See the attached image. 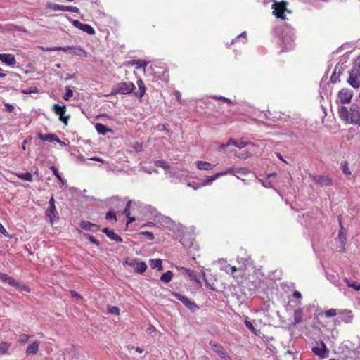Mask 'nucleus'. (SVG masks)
<instances>
[{
	"label": "nucleus",
	"instance_id": "nucleus-1",
	"mask_svg": "<svg viewBox=\"0 0 360 360\" xmlns=\"http://www.w3.org/2000/svg\"><path fill=\"white\" fill-rule=\"evenodd\" d=\"M135 89L134 84L131 82H122L114 86L111 94H128L133 92Z\"/></svg>",
	"mask_w": 360,
	"mask_h": 360
},
{
	"label": "nucleus",
	"instance_id": "nucleus-2",
	"mask_svg": "<svg viewBox=\"0 0 360 360\" xmlns=\"http://www.w3.org/2000/svg\"><path fill=\"white\" fill-rule=\"evenodd\" d=\"M49 202V206L45 211V216L49 219V221L53 224L59 218L58 213L55 205V200L53 196L51 197Z\"/></svg>",
	"mask_w": 360,
	"mask_h": 360
},
{
	"label": "nucleus",
	"instance_id": "nucleus-3",
	"mask_svg": "<svg viewBox=\"0 0 360 360\" xmlns=\"http://www.w3.org/2000/svg\"><path fill=\"white\" fill-rule=\"evenodd\" d=\"M52 110L55 114L58 115L59 120L62 122L65 125H68L70 119L69 115H65L66 106L65 105H60L58 104H54L52 107Z\"/></svg>",
	"mask_w": 360,
	"mask_h": 360
},
{
	"label": "nucleus",
	"instance_id": "nucleus-4",
	"mask_svg": "<svg viewBox=\"0 0 360 360\" xmlns=\"http://www.w3.org/2000/svg\"><path fill=\"white\" fill-rule=\"evenodd\" d=\"M287 3L285 1L274 2L272 4L273 14L277 18L281 19H285L286 16L285 11H286Z\"/></svg>",
	"mask_w": 360,
	"mask_h": 360
},
{
	"label": "nucleus",
	"instance_id": "nucleus-5",
	"mask_svg": "<svg viewBox=\"0 0 360 360\" xmlns=\"http://www.w3.org/2000/svg\"><path fill=\"white\" fill-rule=\"evenodd\" d=\"M309 178L320 186L333 185V180L328 176L309 174Z\"/></svg>",
	"mask_w": 360,
	"mask_h": 360
},
{
	"label": "nucleus",
	"instance_id": "nucleus-6",
	"mask_svg": "<svg viewBox=\"0 0 360 360\" xmlns=\"http://www.w3.org/2000/svg\"><path fill=\"white\" fill-rule=\"evenodd\" d=\"M173 295L179 301H181L185 305V307H186L191 311H195L199 309V307L197 305L195 302L191 300L185 295H183L178 292H174Z\"/></svg>",
	"mask_w": 360,
	"mask_h": 360
},
{
	"label": "nucleus",
	"instance_id": "nucleus-7",
	"mask_svg": "<svg viewBox=\"0 0 360 360\" xmlns=\"http://www.w3.org/2000/svg\"><path fill=\"white\" fill-rule=\"evenodd\" d=\"M311 350L320 359H326L328 356L329 351L323 341L316 343V346L312 347Z\"/></svg>",
	"mask_w": 360,
	"mask_h": 360
},
{
	"label": "nucleus",
	"instance_id": "nucleus-8",
	"mask_svg": "<svg viewBox=\"0 0 360 360\" xmlns=\"http://www.w3.org/2000/svg\"><path fill=\"white\" fill-rule=\"evenodd\" d=\"M47 8L53 10V11H70L72 13H77L79 11V8L76 6H64L60 4H57L54 3H49L47 4Z\"/></svg>",
	"mask_w": 360,
	"mask_h": 360
},
{
	"label": "nucleus",
	"instance_id": "nucleus-9",
	"mask_svg": "<svg viewBox=\"0 0 360 360\" xmlns=\"http://www.w3.org/2000/svg\"><path fill=\"white\" fill-rule=\"evenodd\" d=\"M349 122L355 124L360 122V108L356 104H352L350 106Z\"/></svg>",
	"mask_w": 360,
	"mask_h": 360
},
{
	"label": "nucleus",
	"instance_id": "nucleus-10",
	"mask_svg": "<svg viewBox=\"0 0 360 360\" xmlns=\"http://www.w3.org/2000/svg\"><path fill=\"white\" fill-rule=\"evenodd\" d=\"M348 83L354 88L360 86V73L357 70H352L349 72Z\"/></svg>",
	"mask_w": 360,
	"mask_h": 360
},
{
	"label": "nucleus",
	"instance_id": "nucleus-11",
	"mask_svg": "<svg viewBox=\"0 0 360 360\" xmlns=\"http://www.w3.org/2000/svg\"><path fill=\"white\" fill-rule=\"evenodd\" d=\"M72 24L75 27L82 30L83 32L89 34L93 35L95 34L94 29L89 24L83 23L77 20H75Z\"/></svg>",
	"mask_w": 360,
	"mask_h": 360
},
{
	"label": "nucleus",
	"instance_id": "nucleus-12",
	"mask_svg": "<svg viewBox=\"0 0 360 360\" xmlns=\"http://www.w3.org/2000/svg\"><path fill=\"white\" fill-rule=\"evenodd\" d=\"M210 345L212 349L222 359L228 357L227 352L224 348L218 342L211 340Z\"/></svg>",
	"mask_w": 360,
	"mask_h": 360
},
{
	"label": "nucleus",
	"instance_id": "nucleus-13",
	"mask_svg": "<svg viewBox=\"0 0 360 360\" xmlns=\"http://www.w3.org/2000/svg\"><path fill=\"white\" fill-rule=\"evenodd\" d=\"M340 229L339 231L338 239V242L340 243V251L342 252H344L345 250L346 242H347L346 231H345L344 227L342 226L341 221H340Z\"/></svg>",
	"mask_w": 360,
	"mask_h": 360
},
{
	"label": "nucleus",
	"instance_id": "nucleus-14",
	"mask_svg": "<svg viewBox=\"0 0 360 360\" xmlns=\"http://www.w3.org/2000/svg\"><path fill=\"white\" fill-rule=\"evenodd\" d=\"M338 99L341 103H349L351 101L352 94L347 89H342L338 93Z\"/></svg>",
	"mask_w": 360,
	"mask_h": 360
},
{
	"label": "nucleus",
	"instance_id": "nucleus-15",
	"mask_svg": "<svg viewBox=\"0 0 360 360\" xmlns=\"http://www.w3.org/2000/svg\"><path fill=\"white\" fill-rule=\"evenodd\" d=\"M0 60L10 66L16 64V60L14 55L11 53H0Z\"/></svg>",
	"mask_w": 360,
	"mask_h": 360
},
{
	"label": "nucleus",
	"instance_id": "nucleus-16",
	"mask_svg": "<svg viewBox=\"0 0 360 360\" xmlns=\"http://www.w3.org/2000/svg\"><path fill=\"white\" fill-rule=\"evenodd\" d=\"M39 139H40L42 141H48V142H53V141H57L58 143L62 144L63 143L59 138L54 134H38Z\"/></svg>",
	"mask_w": 360,
	"mask_h": 360
},
{
	"label": "nucleus",
	"instance_id": "nucleus-17",
	"mask_svg": "<svg viewBox=\"0 0 360 360\" xmlns=\"http://www.w3.org/2000/svg\"><path fill=\"white\" fill-rule=\"evenodd\" d=\"M226 272L231 274L235 278H242L245 274L244 269H237L236 266H231L229 270H226Z\"/></svg>",
	"mask_w": 360,
	"mask_h": 360
},
{
	"label": "nucleus",
	"instance_id": "nucleus-18",
	"mask_svg": "<svg viewBox=\"0 0 360 360\" xmlns=\"http://www.w3.org/2000/svg\"><path fill=\"white\" fill-rule=\"evenodd\" d=\"M102 231L105 233L111 240L119 243L122 242V238L119 235L115 233L113 230L108 228H103Z\"/></svg>",
	"mask_w": 360,
	"mask_h": 360
},
{
	"label": "nucleus",
	"instance_id": "nucleus-19",
	"mask_svg": "<svg viewBox=\"0 0 360 360\" xmlns=\"http://www.w3.org/2000/svg\"><path fill=\"white\" fill-rule=\"evenodd\" d=\"M82 229L93 232H96L99 230V226L95 224L91 223L88 221H82L80 224Z\"/></svg>",
	"mask_w": 360,
	"mask_h": 360
},
{
	"label": "nucleus",
	"instance_id": "nucleus-20",
	"mask_svg": "<svg viewBox=\"0 0 360 360\" xmlns=\"http://www.w3.org/2000/svg\"><path fill=\"white\" fill-rule=\"evenodd\" d=\"M304 312L302 309H297L293 312V321L292 324L296 326L300 323L303 320Z\"/></svg>",
	"mask_w": 360,
	"mask_h": 360
},
{
	"label": "nucleus",
	"instance_id": "nucleus-21",
	"mask_svg": "<svg viewBox=\"0 0 360 360\" xmlns=\"http://www.w3.org/2000/svg\"><path fill=\"white\" fill-rule=\"evenodd\" d=\"M0 280L3 282L8 283L11 286L14 287V285H17V281L14 279L13 277L4 273L0 272Z\"/></svg>",
	"mask_w": 360,
	"mask_h": 360
},
{
	"label": "nucleus",
	"instance_id": "nucleus-22",
	"mask_svg": "<svg viewBox=\"0 0 360 360\" xmlns=\"http://www.w3.org/2000/svg\"><path fill=\"white\" fill-rule=\"evenodd\" d=\"M215 165L208 162L198 160L196 162V167L199 170H212Z\"/></svg>",
	"mask_w": 360,
	"mask_h": 360
},
{
	"label": "nucleus",
	"instance_id": "nucleus-23",
	"mask_svg": "<svg viewBox=\"0 0 360 360\" xmlns=\"http://www.w3.org/2000/svg\"><path fill=\"white\" fill-rule=\"evenodd\" d=\"M40 342L39 341H34L32 344L29 345L26 349L27 354H36L39 351Z\"/></svg>",
	"mask_w": 360,
	"mask_h": 360
},
{
	"label": "nucleus",
	"instance_id": "nucleus-24",
	"mask_svg": "<svg viewBox=\"0 0 360 360\" xmlns=\"http://www.w3.org/2000/svg\"><path fill=\"white\" fill-rule=\"evenodd\" d=\"M338 113H339V116L340 117L346 121V122H349V111L347 110V108L345 107V106H340L339 108H338Z\"/></svg>",
	"mask_w": 360,
	"mask_h": 360
},
{
	"label": "nucleus",
	"instance_id": "nucleus-25",
	"mask_svg": "<svg viewBox=\"0 0 360 360\" xmlns=\"http://www.w3.org/2000/svg\"><path fill=\"white\" fill-rule=\"evenodd\" d=\"M247 144H248L247 142H245L244 141H236L232 139H230L226 144L221 146V148H224L225 147L230 146V145L235 146L239 148H243L247 146Z\"/></svg>",
	"mask_w": 360,
	"mask_h": 360
},
{
	"label": "nucleus",
	"instance_id": "nucleus-26",
	"mask_svg": "<svg viewBox=\"0 0 360 360\" xmlns=\"http://www.w3.org/2000/svg\"><path fill=\"white\" fill-rule=\"evenodd\" d=\"M129 65H135L136 69L143 68L145 70L148 62L143 60H132L128 63Z\"/></svg>",
	"mask_w": 360,
	"mask_h": 360
},
{
	"label": "nucleus",
	"instance_id": "nucleus-27",
	"mask_svg": "<svg viewBox=\"0 0 360 360\" xmlns=\"http://www.w3.org/2000/svg\"><path fill=\"white\" fill-rule=\"evenodd\" d=\"M96 130L100 134L105 135L108 131H112V129L108 128L102 123H96L95 125Z\"/></svg>",
	"mask_w": 360,
	"mask_h": 360
},
{
	"label": "nucleus",
	"instance_id": "nucleus-28",
	"mask_svg": "<svg viewBox=\"0 0 360 360\" xmlns=\"http://www.w3.org/2000/svg\"><path fill=\"white\" fill-rule=\"evenodd\" d=\"M131 204V200L128 201L126 205L125 209L124 210V213L125 214V215L127 216V217L128 219L127 224L131 223L136 220L135 217L131 216V213L129 211Z\"/></svg>",
	"mask_w": 360,
	"mask_h": 360
},
{
	"label": "nucleus",
	"instance_id": "nucleus-29",
	"mask_svg": "<svg viewBox=\"0 0 360 360\" xmlns=\"http://www.w3.org/2000/svg\"><path fill=\"white\" fill-rule=\"evenodd\" d=\"M146 269H147V265H146V262H139V261H138V262H136V266L134 268V271L136 273L142 274L143 273H144L146 271Z\"/></svg>",
	"mask_w": 360,
	"mask_h": 360
},
{
	"label": "nucleus",
	"instance_id": "nucleus-30",
	"mask_svg": "<svg viewBox=\"0 0 360 360\" xmlns=\"http://www.w3.org/2000/svg\"><path fill=\"white\" fill-rule=\"evenodd\" d=\"M236 176L238 179H241V176H245L250 174V171L246 167L236 168Z\"/></svg>",
	"mask_w": 360,
	"mask_h": 360
},
{
	"label": "nucleus",
	"instance_id": "nucleus-31",
	"mask_svg": "<svg viewBox=\"0 0 360 360\" xmlns=\"http://www.w3.org/2000/svg\"><path fill=\"white\" fill-rule=\"evenodd\" d=\"M72 53L74 55L82 57V58H86L87 57V52L84 51L81 47L77 46H73V51Z\"/></svg>",
	"mask_w": 360,
	"mask_h": 360
},
{
	"label": "nucleus",
	"instance_id": "nucleus-32",
	"mask_svg": "<svg viewBox=\"0 0 360 360\" xmlns=\"http://www.w3.org/2000/svg\"><path fill=\"white\" fill-rule=\"evenodd\" d=\"M15 174L20 179L30 181V182L33 181L32 175L30 172L15 173Z\"/></svg>",
	"mask_w": 360,
	"mask_h": 360
},
{
	"label": "nucleus",
	"instance_id": "nucleus-33",
	"mask_svg": "<svg viewBox=\"0 0 360 360\" xmlns=\"http://www.w3.org/2000/svg\"><path fill=\"white\" fill-rule=\"evenodd\" d=\"M344 282H345L348 287L352 288L355 290H360V283L357 281H350L347 278H344Z\"/></svg>",
	"mask_w": 360,
	"mask_h": 360
},
{
	"label": "nucleus",
	"instance_id": "nucleus-34",
	"mask_svg": "<svg viewBox=\"0 0 360 360\" xmlns=\"http://www.w3.org/2000/svg\"><path fill=\"white\" fill-rule=\"evenodd\" d=\"M172 276H173L172 272L171 271H167V272L164 273L161 276L160 280L162 282L169 283L172 280Z\"/></svg>",
	"mask_w": 360,
	"mask_h": 360
},
{
	"label": "nucleus",
	"instance_id": "nucleus-35",
	"mask_svg": "<svg viewBox=\"0 0 360 360\" xmlns=\"http://www.w3.org/2000/svg\"><path fill=\"white\" fill-rule=\"evenodd\" d=\"M150 264L153 269L158 268L160 270L162 269V262L160 259H151Z\"/></svg>",
	"mask_w": 360,
	"mask_h": 360
},
{
	"label": "nucleus",
	"instance_id": "nucleus-36",
	"mask_svg": "<svg viewBox=\"0 0 360 360\" xmlns=\"http://www.w3.org/2000/svg\"><path fill=\"white\" fill-rule=\"evenodd\" d=\"M219 177V175L218 174V173H216L212 176H207V179L204 180L202 185V186L210 185L213 181L216 180Z\"/></svg>",
	"mask_w": 360,
	"mask_h": 360
},
{
	"label": "nucleus",
	"instance_id": "nucleus-37",
	"mask_svg": "<svg viewBox=\"0 0 360 360\" xmlns=\"http://www.w3.org/2000/svg\"><path fill=\"white\" fill-rule=\"evenodd\" d=\"M155 166H157L158 167H162V168H163L165 170L169 169V165L168 164L167 162H166L164 160H156L155 162Z\"/></svg>",
	"mask_w": 360,
	"mask_h": 360
},
{
	"label": "nucleus",
	"instance_id": "nucleus-38",
	"mask_svg": "<svg viewBox=\"0 0 360 360\" xmlns=\"http://www.w3.org/2000/svg\"><path fill=\"white\" fill-rule=\"evenodd\" d=\"M181 269L185 274H186L191 280L192 279H195V276L197 275V274L194 271H193V270H191V269H190L188 268H186V267H181Z\"/></svg>",
	"mask_w": 360,
	"mask_h": 360
},
{
	"label": "nucleus",
	"instance_id": "nucleus-39",
	"mask_svg": "<svg viewBox=\"0 0 360 360\" xmlns=\"http://www.w3.org/2000/svg\"><path fill=\"white\" fill-rule=\"evenodd\" d=\"M236 168L229 167L224 172H218V174L219 175V177L222 176L228 175V174H232V175L236 176Z\"/></svg>",
	"mask_w": 360,
	"mask_h": 360
},
{
	"label": "nucleus",
	"instance_id": "nucleus-40",
	"mask_svg": "<svg viewBox=\"0 0 360 360\" xmlns=\"http://www.w3.org/2000/svg\"><path fill=\"white\" fill-rule=\"evenodd\" d=\"M32 335L21 334L18 340V342L22 345H25L27 342H28L30 338H32Z\"/></svg>",
	"mask_w": 360,
	"mask_h": 360
},
{
	"label": "nucleus",
	"instance_id": "nucleus-41",
	"mask_svg": "<svg viewBox=\"0 0 360 360\" xmlns=\"http://www.w3.org/2000/svg\"><path fill=\"white\" fill-rule=\"evenodd\" d=\"M146 91V87L145 85L139 87V91L135 92L134 95L138 97L139 99H141L143 95L145 94Z\"/></svg>",
	"mask_w": 360,
	"mask_h": 360
},
{
	"label": "nucleus",
	"instance_id": "nucleus-42",
	"mask_svg": "<svg viewBox=\"0 0 360 360\" xmlns=\"http://www.w3.org/2000/svg\"><path fill=\"white\" fill-rule=\"evenodd\" d=\"M17 285H14V288H15L16 289L20 290V291H25V292H30V289L29 287H27V285H21L19 282L17 281Z\"/></svg>",
	"mask_w": 360,
	"mask_h": 360
},
{
	"label": "nucleus",
	"instance_id": "nucleus-43",
	"mask_svg": "<svg viewBox=\"0 0 360 360\" xmlns=\"http://www.w3.org/2000/svg\"><path fill=\"white\" fill-rule=\"evenodd\" d=\"M7 27H8V30H18V31H21V32H27L26 29L21 27H18L14 24L8 25Z\"/></svg>",
	"mask_w": 360,
	"mask_h": 360
},
{
	"label": "nucleus",
	"instance_id": "nucleus-44",
	"mask_svg": "<svg viewBox=\"0 0 360 360\" xmlns=\"http://www.w3.org/2000/svg\"><path fill=\"white\" fill-rule=\"evenodd\" d=\"M73 96V91L69 87H66V92L63 96V99L65 101H68L71 97Z\"/></svg>",
	"mask_w": 360,
	"mask_h": 360
},
{
	"label": "nucleus",
	"instance_id": "nucleus-45",
	"mask_svg": "<svg viewBox=\"0 0 360 360\" xmlns=\"http://www.w3.org/2000/svg\"><path fill=\"white\" fill-rule=\"evenodd\" d=\"M51 170L53 172V174L56 176V178L62 183H63V179L62 178V176H60L58 169L54 167V166H52L51 167Z\"/></svg>",
	"mask_w": 360,
	"mask_h": 360
},
{
	"label": "nucleus",
	"instance_id": "nucleus-46",
	"mask_svg": "<svg viewBox=\"0 0 360 360\" xmlns=\"http://www.w3.org/2000/svg\"><path fill=\"white\" fill-rule=\"evenodd\" d=\"M245 325L246 326V327L250 330L252 333H254L255 335H257V330L255 328V327L253 326L252 323H251V321H248V319H245Z\"/></svg>",
	"mask_w": 360,
	"mask_h": 360
},
{
	"label": "nucleus",
	"instance_id": "nucleus-47",
	"mask_svg": "<svg viewBox=\"0 0 360 360\" xmlns=\"http://www.w3.org/2000/svg\"><path fill=\"white\" fill-rule=\"evenodd\" d=\"M326 317H333L337 315V310L335 309H330L324 312Z\"/></svg>",
	"mask_w": 360,
	"mask_h": 360
},
{
	"label": "nucleus",
	"instance_id": "nucleus-48",
	"mask_svg": "<svg viewBox=\"0 0 360 360\" xmlns=\"http://www.w3.org/2000/svg\"><path fill=\"white\" fill-rule=\"evenodd\" d=\"M38 91H39L38 89L36 86L30 87L26 89L22 90V93L25 94H30L32 93H37Z\"/></svg>",
	"mask_w": 360,
	"mask_h": 360
},
{
	"label": "nucleus",
	"instance_id": "nucleus-49",
	"mask_svg": "<svg viewBox=\"0 0 360 360\" xmlns=\"http://www.w3.org/2000/svg\"><path fill=\"white\" fill-rule=\"evenodd\" d=\"M86 238L93 244L96 245V246H99L100 245V243L99 241L95 238V237L92 235H86Z\"/></svg>",
	"mask_w": 360,
	"mask_h": 360
},
{
	"label": "nucleus",
	"instance_id": "nucleus-50",
	"mask_svg": "<svg viewBox=\"0 0 360 360\" xmlns=\"http://www.w3.org/2000/svg\"><path fill=\"white\" fill-rule=\"evenodd\" d=\"M105 218H106V219H113L115 221L117 220L116 214H115V212H114L112 211L108 212L106 214Z\"/></svg>",
	"mask_w": 360,
	"mask_h": 360
},
{
	"label": "nucleus",
	"instance_id": "nucleus-51",
	"mask_svg": "<svg viewBox=\"0 0 360 360\" xmlns=\"http://www.w3.org/2000/svg\"><path fill=\"white\" fill-rule=\"evenodd\" d=\"M0 233L4 235L6 237L12 238L13 236L10 235L4 228V226L0 223Z\"/></svg>",
	"mask_w": 360,
	"mask_h": 360
},
{
	"label": "nucleus",
	"instance_id": "nucleus-52",
	"mask_svg": "<svg viewBox=\"0 0 360 360\" xmlns=\"http://www.w3.org/2000/svg\"><path fill=\"white\" fill-rule=\"evenodd\" d=\"M201 274H202V275L203 280H204V281H205V283L206 287H207V288H209V289H210V290H214V287H213V286H212V285L209 283V281H207V278H206V277H205V272H204L203 271H201Z\"/></svg>",
	"mask_w": 360,
	"mask_h": 360
},
{
	"label": "nucleus",
	"instance_id": "nucleus-53",
	"mask_svg": "<svg viewBox=\"0 0 360 360\" xmlns=\"http://www.w3.org/2000/svg\"><path fill=\"white\" fill-rule=\"evenodd\" d=\"M9 346L6 342L0 343V353H5L8 349Z\"/></svg>",
	"mask_w": 360,
	"mask_h": 360
},
{
	"label": "nucleus",
	"instance_id": "nucleus-54",
	"mask_svg": "<svg viewBox=\"0 0 360 360\" xmlns=\"http://www.w3.org/2000/svg\"><path fill=\"white\" fill-rule=\"evenodd\" d=\"M139 234L144 235L149 240H153L155 238L153 233L150 231H141L139 233Z\"/></svg>",
	"mask_w": 360,
	"mask_h": 360
},
{
	"label": "nucleus",
	"instance_id": "nucleus-55",
	"mask_svg": "<svg viewBox=\"0 0 360 360\" xmlns=\"http://www.w3.org/2000/svg\"><path fill=\"white\" fill-rule=\"evenodd\" d=\"M195 283V287L196 288H202V283L200 281V276H198V274L195 276V279H193Z\"/></svg>",
	"mask_w": 360,
	"mask_h": 360
},
{
	"label": "nucleus",
	"instance_id": "nucleus-56",
	"mask_svg": "<svg viewBox=\"0 0 360 360\" xmlns=\"http://www.w3.org/2000/svg\"><path fill=\"white\" fill-rule=\"evenodd\" d=\"M57 49V51H63L64 52H69V51H73V46L71 47V46H66V47H61V46H58Z\"/></svg>",
	"mask_w": 360,
	"mask_h": 360
},
{
	"label": "nucleus",
	"instance_id": "nucleus-57",
	"mask_svg": "<svg viewBox=\"0 0 360 360\" xmlns=\"http://www.w3.org/2000/svg\"><path fill=\"white\" fill-rule=\"evenodd\" d=\"M342 171H343V173H344L345 174H346V175H349V174H351V172H350V170H349V167H348V166H347V162H345V164H344V165H343V169H342Z\"/></svg>",
	"mask_w": 360,
	"mask_h": 360
},
{
	"label": "nucleus",
	"instance_id": "nucleus-58",
	"mask_svg": "<svg viewBox=\"0 0 360 360\" xmlns=\"http://www.w3.org/2000/svg\"><path fill=\"white\" fill-rule=\"evenodd\" d=\"M214 98L217 99V100H221L224 102L227 103L229 104L232 103V101L229 98H225L223 96H219V97L215 96V97H214Z\"/></svg>",
	"mask_w": 360,
	"mask_h": 360
},
{
	"label": "nucleus",
	"instance_id": "nucleus-59",
	"mask_svg": "<svg viewBox=\"0 0 360 360\" xmlns=\"http://www.w3.org/2000/svg\"><path fill=\"white\" fill-rule=\"evenodd\" d=\"M109 312L110 314H120V309L118 307H112L110 309H109Z\"/></svg>",
	"mask_w": 360,
	"mask_h": 360
},
{
	"label": "nucleus",
	"instance_id": "nucleus-60",
	"mask_svg": "<svg viewBox=\"0 0 360 360\" xmlns=\"http://www.w3.org/2000/svg\"><path fill=\"white\" fill-rule=\"evenodd\" d=\"M353 319V316L351 314V311H349L347 313V316L345 319H343V321L345 323H349L352 321Z\"/></svg>",
	"mask_w": 360,
	"mask_h": 360
},
{
	"label": "nucleus",
	"instance_id": "nucleus-61",
	"mask_svg": "<svg viewBox=\"0 0 360 360\" xmlns=\"http://www.w3.org/2000/svg\"><path fill=\"white\" fill-rule=\"evenodd\" d=\"M246 36H247L246 32H244L241 33L234 40H232L231 44H233L237 39H239L240 38L245 39Z\"/></svg>",
	"mask_w": 360,
	"mask_h": 360
},
{
	"label": "nucleus",
	"instance_id": "nucleus-62",
	"mask_svg": "<svg viewBox=\"0 0 360 360\" xmlns=\"http://www.w3.org/2000/svg\"><path fill=\"white\" fill-rule=\"evenodd\" d=\"M70 293L73 297H75L77 299H82L81 295L75 290H70Z\"/></svg>",
	"mask_w": 360,
	"mask_h": 360
},
{
	"label": "nucleus",
	"instance_id": "nucleus-63",
	"mask_svg": "<svg viewBox=\"0 0 360 360\" xmlns=\"http://www.w3.org/2000/svg\"><path fill=\"white\" fill-rule=\"evenodd\" d=\"M174 94L176 96V98L177 101H179V103H181V96L180 92L178 91H174Z\"/></svg>",
	"mask_w": 360,
	"mask_h": 360
},
{
	"label": "nucleus",
	"instance_id": "nucleus-64",
	"mask_svg": "<svg viewBox=\"0 0 360 360\" xmlns=\"http://www.w3.org/2000/svg\"><path fill=\"white\" fill-rule=\"evenodd\" d=\"M293 297L295 298V299H301L302 298V295L301 293L297 291V290H295L294 292H293Z\"/></svg>",
	"mask_w": 360,
	"mask_h": 360
}]
</instances>
